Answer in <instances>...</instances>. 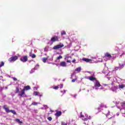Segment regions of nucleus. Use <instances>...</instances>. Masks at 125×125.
<instances>
[{
  "label": "nucleus",
  "instance_id": "obj_8",
  "mask_svg": "<svg viewBox=\"0 0 125 125\" xmlns=\"http://www.w3.org/2000/svg\"><path fill=\"white\" fill-rule=\"evenodd\" d=\"M101 86V84H100V83H99V81H96V83L95 84V87H100Z\"/></svg>",
  "mask_w": 125,
  "mask_h": 125
},
{
  "label": "nucleus",
  "instance_id": "obj_18",
  "mask_svg": "<svg viewBox=\"0 0 125 125\" xmlns=\"http://www.w3.org/2000/svg\"><path fill=\"white\" fill-rule=\"evenodd\" d=\"M20 91H19V88L18 87H16V91L15 93H19Z\"/></svg>",
  "mask_w": 125,
  "mask_h": 125
},
{
  "label": "nucleus",
  "instance_id": "obj_3",
  "mask_svg": "<svg viewBox=\"0 0 125 125\" xmlns=\"http://www.w3.org/2000/svg\"><path fill=\"white\" fill-rule=\"evenodd\" d=\"M62 47H64V44H58L56 45L55 46H54L53 47V49H55V50H57V49H59V48H62Z\"/></svg>",
  "mask_w": 125,
  "mask_h": 125
},
{
  "label": "nucleus",
  "instance_id": "obj_10",
  "mask_svg": "<svg viewBox=\"0 0 125 125\" xmlns=\"http://www.w3.org/2000/svg\"><path fill=\"white\" fill-rule=\"evenodd\" d=\"M83 61H84L85 62H88L90 61H92L91 59H87V58H83L82 59Z\"/></svg>",
  "mask_w": 125,
  "mask_h": 125
},
{
  "label": "nucleus",
  "instance_id": "obj_16",
  "mask_svg": "<svg viewBox=\"0 0 125 125\" xmlns=\"http://www.w3.org/2000/svg\"><path fill=\"white\" fill-rule=\"evenodd\" d=\"M10 113H12V114H13V115H17V113H16V111H15V110H10Z\"/></svg>",
  "mask_w": 125,
  "mask_h": 125
},
{
  "label": "nucleus",
  "instance_id": "obj_4",
  "mask_svg": "<svg viewBox=\"0 0 125 125\" xmlns=\"http://www.w3.org/2000/svg\"><path fill=\"white\" fill-rule=\"evenodd\" d=\"M18 59V57L17 56H13L9 59V62H14V61H16Z\"/></svg>",
  "mask_w": 125,
  "mask_h": 125
},
{
  "label": "nucleus",
  "instance_id": "obj_14",
  "mask_svg": "<svg viewBox=\"0 0 125 125\" xmlns=\"http://www.w3.org/2000/svg\"><path fill=\"white\" fill-rule=\"evenodd\" d=\"M15 122L16 123H19V124H23V122L22 121H21L20 120H19V119H16Z\"/></svg>",
  "mask_w": 125,
  "mask_h": 125
},
{
  "label": "nucleus",
  "instance_id": "obj_24",
  "mask_svg": "<svg viewBox=\"0 0 125 125\" xmlns=\"http://www.w3.org/2000/svg\"><path fill=\"white\" fill-rule=\"evenodd\" d=\"M100 107H101V108H107V106H106L105 105H104L103 104H101L100 105Z\"/></svg>",
  "mask_w": 125,
  "mask_h": 125
},
{
  "label": "nucleus",
  "instance_id": "obj_23",
  "mask_svg": "<svg viewBox=\"0 0 125 125\" xmlns=\"http://www.w3.org/2000/svg\"><path fill=\"white\" fill-rule=\"evenodd\" d=\"M61 35L63 36V35H66V32L65 31H62L61 32Z\"/></svg>",
  "mask_w": 125,
  "mask_h": 125
},
{
  "label": "nucleus",
  "instance_id": "obj_31",
  "mask_svg": "<svg viewBox=\"0 0 125 125\" xmlns=\"http://www.w3.org/2000/svg\"><path fill=\"white\" fill-rule=\"evenodd\" d=\"M88 120H90V118H84V119H83V121H86Z\"/></svg>",
  "mask_w": 125,
  "mask_h": 125
},
{
  "label": "nucleus",
  "instance_id": "obj_22",
  "mask_svg": "<svg viewBox=\"0 0 125 125\" xmlns=\"http://www.w3.org/2000/svg\"><path fill=\"white\" fill-rule=\"evenodd\" d=\"M33 95H35V96H37V95H39V92L34 91L33 93Z\"/></svg>",
  "mask_w": 125,
  "mask_h": 125
},
{
  "label": "nucleus",
  "instance_id": "obj_19",
  "mask_svg": "<svg viewBox=\"0 0 125 125\" xmlns=\"http://www.w3.org/2000/svg\"><path fill=\"white\" fill-rule=\"evenodd\" d=\"M38 104H39V103L33 102V103L31 104V105H33V106H37V105H38Z\"/></svg>",
  "mask_w": 125,
  "mask_h": 125
},
{
  "label": "nucleus",
  "instance_id": "obj_21",
  "mask_svg": "<svg viewBox=\"0 0 125 125\" xmlns=\"http://www.w3.org/2000/svg\"><path fill=\"white\" fill-rule=\"evenodd\" d=\"M125 87V84H121V85H119V88H122V89H123V88H124V87Z\"/></svg>",
  "mask_w": 125,
  "mask_h": 125
},
{
  "label": "nucleus",
  "instance_id": "obj_2",
  "mask_svg": "<svg viewBox=\"0 0 125 125\" xmlns=\"http://www.w3.org/2000/svg\"><path fill=\"white\" fill-rule=\"evenodd\" d=\"M51 42H59V37L57 36H54L51 39Z\"/></svg>",
  "mask_w": 125,
  "mask_h": 125
},
{
  "label": "nucleus",
  "instance_id": "obj_29",
  "mask_svg": "<svg viewBox=\"0 0 125 125\" xmlns=\"http://www.w3.org/2000/svg\"><path fill=\"white\" fill-rule=\"evenodd\" d=\"M58 86L60 87V88H63V84H61L60 85H59Z\"/></svg>",
  "mask_w": 125,
  "mask_h": 125
},
{
  "label": "nucleus",
  "instance_id": "obj_6",
  "mask_svg": "<svg viewBox=\"0 0 125 125\" xmlns=\"http://www.w3.org/2000/svg\"><path fill=\"white\" fill-rule=\"evenodd\" d=\"M61 67H67V63L65 61L61 62L60 63Z\"/></svg>",
  "mask_w": 125,
  "mask_h": 125
},
{
  "label": "nucleus",
  "instance_id": "obj_43",
  "mask_svg": "<svg viewBox=\"0 0 125 125\" xmlns=\"http://www.w3.org/2000/svg\"><path fill=\"white\" fill-rule=\"evenodd\" d=\"M116 58V57H114V59Z\"/></svg>",
  "mask_w": 125,
  "mask_h": 125
},
{
  "label": "nucleus",
  "instance_id": "obj_15",
  "mask_svg": "<svg viewBox=\"0 0 125 125\" xmlns=\"http://www.w3.org/2000/svg\"><path fill=\"white\" fill-rule=\"evenodd\" d=\"M29 56L30 57H32V58H36V55L35 54H32L31 53H30L29 54Z\"/></svg>",
  "mask_w": 125,
  "mask_h": 125
},
{
  "label": "nucleus",
  "instance_id": "obj_32",
  "mask_svg": "<svg viewBox=\"0 0 125 125\" xmlns=\"http://www.w3.org/2000/svg\"><path fill=\"white\" fill-rule=\"evenodd\" d=\"M76 80H77V78L72 80V83H75V82H76Z\"/></svg>",
  "mask_w": 125,
  "mask_h": 125
},
{
  "label": "nucleus",
  "instance_id": "obj_37",
  "mask_svg": "<svg viewBox=\"0 0 125 125\" xmlns=\"http://www.w3.org/2000/svg\"><path fill=\"white\" fill-rule=\"evenodd\" d=\"M66 62H67V63H71V61H70V60H67V61H66Z\"/></svg>",
  "mask_w": 125,
  "mask_h": 125
},
{
  "label": "nucleus",
  "instance_id": "obj_26",
  "mask_svg": "<svg viewBox=\"0 0 125 125\" xmlns=\"http://www.w3.org/2000/svg\"><path fill=\"white\" fill-rule=\"evenodd\" d=\"M53 88L54 89H55L56 90H57V89H58L59 88V86H55L53 87Z\"/></svg>",
  "mask_w": 125,
  "mask_h": 125
},
{
  "label": "nucleus",
  "instance_id": "obj_34",
  "mask_svg": "<svg viewBox=\"0 0 125 125\" xmlns=\"http://www.w3.org/2000/svg\"><path fill=\"white\" fill-rule=\"evenodd\" d=\"M119 69H120V67H116L115 68V70L116 71L119 70Z\"/></svg>",
  "mask_w": 125,
  "mask_h": 125
},
{
  "label": "nucleus",
  "instance_id": "obj_35",
  "mask_svg": "<svg viewBox=\"0 0 125 125\" xmlns=\"http://www.w3.org/2000/svg\"><path fill=\"white\" fill-rule=\"evenodd\" d=\"M76 59H74L72 61V63H76Z\"/></svg>",
  "mask_w": 125,
  "mask_h": 125
},
{
  "label": "nucleus",
  "instance_id": "obj_33",
  "mask_svg": "<svg viewBox=\"0 0 125 125\" xmlns=\"http://www.w3.org/2000/svg\"><path fill=\"white\" fill-rule=\"evenodd\" d=\"M122 106L123 107H125V103H122Z\"/></svg>",
  "mask_w": 125,
  "mask_h": 125
},
{
  "label": "nucleus",
  "instance_id": "obj_12",
  "mask_svg": "<svg viewBox=\"0 0 125 125\" xmlns=\"http://www.w3.org/2000/svg\"><path fill=\"white\" fill-rule=\"evenodd\" d=\"M88 79H89V81H96V78H95L93 76L89 77Z\"/></svg>",
  "mask_w": 125,
  "mask_h": 125
},
{
  "label": "nucleus",
  "instance_id": "obj_13",
  "mask_svg": "<svg viewBox=\"0 0 125 125\" xmlns=\"http://www.w3.org/2000/svg\"><path fill=\"white\" fill-rule=\"evenodd\" d=\"M81 70H82V68H81V67H79L76 68L75 71H76V72H77V73H80V72H81Z\"/></svg>",
  "mask_w": 125,
  "mask_h": 125
},
{
  "label": "nucleus",
  "instance_id": "obj_36",
  "mask_svg": "<svg viewBox=\"0 0 125 125\" xmlns=\"http://www.w3.org/2000/svg\"><path fill=\"white\" fill-rule=\"evenodd\" d=\"M13 80H14V81H17V78H13Z\"/></svg>",
  "mask_w": 125,
  "mask_h": 125
},
{
  "label": "nucleus",
  "instance_id": "obj_7",
  "mask_svg": "<svg viewBox=\"0 0 125 125\" xmlns=\"http://www.w3.org/2000/svg\"><path fill=\"white\" fill-rule=\"evenodd\" d=\"M3 108L4 109H5V111L6 113H10V110H9V107H7L6 105H3Z\"/></svg>",
  "mask_w": 125,
  "mask_h": 125
},
{
  "label": "nucleus",
  "instance_id": "obj_25",
  "mask_svg": "<svg viewBox=\"0 0 125 125\" xmlns=\"http://www.w3.org/2000/svg\"><path fill=\"white\" fill-rule=\"evenodd\" d=\"M2 66H4V62H1V64H0V68H1Z\"/></svg>",
  "mask_w": 125,
  "mask_h": 125
},
{
  "label": "nucleus",
  "instance_id": "obj_5",
  "mask_svg": "<svg viewBox=\"0 0 125 125\" xmlns=\"http://www.w3.org/2000/svg\"><path fill=\"white\" fill-rule=\"evenodd\" d=\"M20 60L21 61V62H23V63H24L25 62H27V61H28V56H22Z\"/></svg>",
  "mask_w": 125,
  "mask_h": 125
},
{
  "label": "nucleus",
  "instance_id": "obj_1",
  "mask_svg": "<svg viewBox=\"0 0 125 125\" xmlns=\"http://www.w3.org/2000/svg\"><path fill=\"white\" fill-rule=\"evenodd\" d=\"M30 89H31V86L29 85L25 86L19 93V96L23 97L24 95H25V91H28V90H30Z\"/></svg>",
  "mask_w": 125,
  "mask_h": 125
},
{
  "label": "nucleus",
  "instance_id": "obj_30",
  "mask_svg": "<svg viewBox=\"0 0 125 125\" xmlns=\"http://www.w3.org/2000/svg\"><path fill=\"white\" fill-rule=\"evenodd\" d=\"M61 125H67V123H66L65 122H62Z\"/></svg>",
  "mask_w": 125,
  "mask_h": 125
},
{
  "label": "nucleus",
  "instance_id": "obj_40",
  "mask_svg": "<svg viewBox=\"0 0 125 125\" xmlns=\"http://www.w3.org/2000/svg\"><path fill=\"white\" fill-rule=\"evenodd\" d=\"M38 95L40 96V97H42V94L41 95H39L38 94Z\"/></svg>",
  "mask_w": 125,
  "mask_h": 125
},
{
  "label": "nucleus",
  "instance_id": "obj_38",
  "mask_svg": "<svg viewBox=\"0 0 125 125\" xmlns=\"http://www.w3.org/2000/svg\"><path fill=\"white\" fill-rule=\"evenodd\" d=\"M81 118H84V116L81 115Z\"/></svg>",
  "mask_w": 125,
  "mask_h": 125
},
{
  "label": "nucleus",
  "instance_id": "obj_9",
  "mask_svg": "<svg viewBox=\"0 0 125 125\" xmlns=\"http://www.w3.org/2000/svg\"><path fill=\"white\" fill-rule=\"evenodd\" d=\"M55 115V116H56V117H60V116L62 115V112L60 111H58L56 112Z\"/></svg>",
  "mask_w": 125,
  "mask_h": 125
},
{
  "label": "nucleus",
  "instance_id": "obj_20",
  "mask_svg": "<svg viewBox=\"0 0 125 125\" xmlns=\"http://www.w3.org/2000/svg\"><path fill=\"white\" fill-rule=\"evenodd\" d=\"M119 66H120V69H123V68H124V67H125V66L124 65V64H121V63H119Z\"/></svg>",
  "mask_w": 125,
  "mask_h": 125
},
{
  "label": "nucleus",
  "instance_id": "obj_28",
  "mask_svg": "<svg viewBox=\"0 0 125 125\" xmlns=\"http://www.w3.org/2000/svg\"><path fill=\"white\" fill-rule=\"evenodd\" d=\"M47 120H48V121L51 122V121H52V118L51 117H48Z\"/></svg>",
  "mask_w": 125,
  "mask_h": 125
},
{
  "label": "nucleus",
  "instance_id": "obj_39",
  "mask_svg": "<svg viewBox=\"0 0 125 125\" xmlns=\"http://www.w3.org/2000/svg\"><path fill=\"white\" fill-rule=\"evenodd\" d=\"M67 58H72V57L71 56H69V57H66Z\"/></svg>",
  "mask_w": 125,
  "mask_h": 125
},
{
  "label": "nucleus",
  "instance_id": "obj_42",
  "mask_svg": "<svg viewBox=\"0 0 125 125\" xmlns=\"http://www.w3.org/2000/svg\"><path fill=\"white\" fill-rule=\"evenodd\" d=\"M0 78H2V76H0Z\"/></svg>",
  "mask_w": 125,
  "mask_h": 125
},
{
  "label": "nucleus",
  "instance_id": "obj_27",
  "mask_svg": "<svg viewBox=\"0 0 125 125\" xmlns=\"http://www.w3.org/2000/svg\"><path fill=\"white\" fill-rule=\"evenodd\" d=\"M62 56L60 55L59 57H57L58 60H60V59H62Z\"/></svg>",
  "mask_w": 125,
  "mask_h": 125
},
{
  "label": "nucleus",
  "instance_id": "obj_17",
  "mask_svg": "<svg viewBox=\"0 0 125 125\" xmlns=\"http://www.w3.org/2000/svg\"><path fill=\"white\" fill-rule=\"evenodd\" d=\"M42 62H43V63H46V61H47V58H43L42 59Z\"/></svg>",
  "mask_w": 125,
  "mask_h": 125
},
{
  "label": "nucleus",
  "instance_id": "obj_11",
  "mask_svg": "<svg viewBox=\"0 0 125 125\" xmlns=\"http://www.w3.org/2000/svg\"><path fill=\"white\" fill-rule=\"evenodd\" d=\"M104 57H107L108 58L110 59L112 57V56L109 53H106L104 54Z\"/></svg>",
  "mask_w": 125,
  "mask_h": 125
},
{
  "label": "nucleus",
  "instance_id": "obj_41",
  "mask_svg": "<svg viewBox=\"0 0 125 125\" xmlns=\"http://www.w3.org/2000/svg\"><path fill=\"white\" fill-rule=\"evenodd\" d=\"M64 93L66 92V91H64Z\"/></svg>",
  "mask_w": 125,
  "mask_h": 125
}]
</instances>
